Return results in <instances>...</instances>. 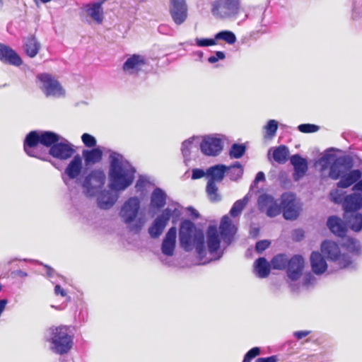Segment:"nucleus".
Returning a JSON list of instances; mask_svg holds the SVG:
<instances>
[{
    "instance_id": "28",
    "label": "nucleus",
    "mask_w": 362,
    "mask_h": 362,
    "mask_svg": "<svg viewBox=\"0 0 362 362\" xmlns=\"http://www.w3.org/2000/svg\"><path fill=\"white\" fill-rule=\"evenodd\" d=\"M362 176V173L359 169H355L345 173L337 186L339 188H348L354 184L358 182Z\"/></svg>"
},
{
    "instance_id": "46",
    "label": "nucleus",
    "mask_w": 362,
    "mask_h": 362,
    "mask_svg": "<svg viewBox=\"0 0 362 362\" xmlns=\"http://www.w3.org/2000/svg\"><path fill=\"white\" fill-rule=\"evenodd\" d=\"M264 138H273L276 135L278 129V122L274 119L269 120L264 126Z\"/></svg>"
},
{
    "instance_id": "34",
    "label": "nucleus",
    "mask_w": 362,
    "mask_h": 362,
    "mask_svg": "<svg viewBox=\"0 0 362 362\" xmlns=\"http://www.w3.org/2000/svg\"><path fill=\"white\" fill-rule=\"evenodd\" d=\"M344 217L351 230L354 232H359L362 230V214L355 212L346 214Z\"/></svg>"
},
{
    "instance_id": "59",
    "label": "nucleus",
    "mask_w": 362,
    "mask_h": 362,
    "mask_svg": "<svg viewBox=\"0 0 362 362\" xmlns=\"http://www.w3.org/2000/svg\"><path fill=\"white\" fill-rule=\"evenodd\" d=\"M232 228L231 227V221L229 218V217L227 216H224L221 221L219 228Z\"/></svg>"
},
{
    "instance_id": "40",
    "label": "nucleus",
    "mask_w": 362,
    "mask_h": 362,
    "mask_svg": "<svg viewBox=\"0 0 362 362\" xmlns=\"http://www.w3.org/2000/svg\"><path fill=\"white\" fill-rule=\"evenodd\" d=\"M350 252H352L356 255H360L361 253V245L359 241L349 238L342 245Z\"/></svg>"
},
{
    "instance_id": "63",
    "label": "nucleus",
    "mask_w": 362,
    "mask_h": 362,
    "mask_svg": "<svg viewBox=\"0 0 362 362\" xmlns=\"http://www.w3.org/2000/svg\"><path fill=\"white\" fill-rule=\"evenodd\" d=\"M265 180V175L263 172H258L255 176V178L253 181L254 184H257L259 182H262Z\"/></svg>"
},
{
    "instance_id": "50",
    "label": "nucleus",
    "mask_w": 362,
    "mask_h": 362,
    "mask_svg": "<svg viewBox=\"0 0 362 362\" xmlns=\"http://www.w3.org/2000/svg\"><path fill=\"white\" fill-rule=\"evenodd\" d=\"M81 140L83 144L88 148H93L96 146L97 141L95 138L88 133H84L81 136Z\"/></svg>"
},
{
    "instance_id": "42",
    "label": "nucleus",
    "mask_w": 362,
    "mask_h": 362,
    "mask_svg": "<svg viewBox=\"0 0 362 362\" xmlns=\"http://www.w3.org/2000/svg\"><path fill=\"white\" fill-rule=\"evenodd\" d=\"M246 152V146L244 144L235 143L231 145L229 150V156L230 158H240Z\"/></svg>"
},
{
    "instance_id": "10",
    "label": "nucleus",
    "mask_w": 362,
    "mask_h": 362,
    "mask_svg": "<svg viewBox=\"0 0 362 362\" xmlns=\"http://www.w3.org/2000/svg\"><path fill=\"white\" fill-rule=\"evenodd\" d=\"M105 182V175L100 170H92L84 179L82 187L87 197H94Z\"/></svg>"
},
{
    "instance_id": "9",
    "label": "nucleus",
    "mask_w": 362,
    "mask_h": 362,
    "mask_svg": "<svg viewBox=\"0 0 362 362\" xmlns=\"http://www.w3.org/2000/svg\"><path fill=\"white\" fill-rule=\"evenodd\" d=\"M37 83L47 97L60 98L65 95V90L59 81L52 75L46 73L37 76Z\"/></svg>"
},
{
    "instance_id": "62",
    "label": "nucleus",
    "mask_w": 362,
    "mask_h": 362,
    "mask_svg": "<svg viewBox=\"0 0 362 362\" xmlns=\"http://www.w3.org/2000/svg\"><path fill=\"white\" fill-rule=\"evenodd\" d=\"M54 293L57 296H61L62 297H64L66 296V292L64 289L62 288V287L57 284L54 287Z\"/></svg>"
},
{
    "instance_id": "16",
    "label": "nucleus",
    "mask_w": 362,
    "mask_h": 362,
    "mask_svg": "<svg viewBox=\"0 0 362 362\" xmlns=\"http://www.w3.org/2000/svg\"><path fill=\"white\" fill-rule=\"evenodd\" d=\"M146 59L140 54H132L127 59L122 66L123 71L129 75H137L147 66Z\"/></svg>"
},
{
    "instance_id": "21",
    "label": "nucleus",
    "mask_w": 362,
    "mask_h": 362,
    "mask_svg": "<svg viewBox=\"0 0 362 362\" xmlns=\"http://www.w3.org/2000/svg\"><path fill=\"white\" fill-rule=\"evenodd\" d=\"M291 165L293 166V179L294 181H299L308 171V161L305 158L298 154L293 155L290 159Z\"/></svg>"
},
{
    "instance_id": "7",
    "label": "nucleus",
    "mask_w": 362,
    "mask_h": 362,
    "mask_svg": "<svg viewBox=\"0 0 362 362\" xmlns=\"http://www.w3.org/2000/svg\"><path fill=\"white\" fill-rule=\"evenodd\" d=\"M241 0H215L211 13L218 19L235 20L240 12Z\"/></svg>"
},
{
    "instance_id": "30",
    "label": "nucleus",
    "mask_w": 362,
    "mask_h": 362,
    "mask_svg": "<svg viewBox=\"0 0 362 362\" xmlns=\"http://www.w3.org/2000/svg\"><path fill=\"white\" fill-rule=\"evenodd\" d=\"M199 141L200 137L194 136L182 142L181 151L186 165L191 160L190 155L192 149L198 148Z\"/></svg>"
},
{
    "instance_id": "60",
    "label": "nucleus",
    "mask_w": 362,
    "mask_h": 362,
    "mask_svg": "<svg viewBox=\"0 0 362 362\" xmlns=\"http://www.w3.org/2000/svg\"><path fill=\"white\" fill-rule=\"evenodd\" d=\"M304 237V232L301 229H296L293 233V240L295 241H300Z\"/></svg>"
},
{
    "instance_id": "57",
    "label": "nucleus",
    "mask_w": 362,
    "mask_h": 362,
    "mask_svg": "<svg viewBox=\"0 0 362 362\" xmlns=\"http://www.w3.org/2000/svg\"><path fill=\"white\" fill-rule=\"evenodd\" d=\"M331 199L336 204H342L344 201V197L342 194L338 193L337 190L330 192Z\"/></svg>"
},
{
    "instance_id": "6",
    "label": "nucleus",
    "mask_w": 362,
    "mask_h": 362,
    "mask_svg": "<svg viewBox=\"0 0 362 362\" xmlns=\"http://www.w3.org/2000/svg\"><path fill=\"white\" fill-rule=\"evenodd\" d=\"M321 251L329 260L336 262L340 269H356L350 255L342 253L336 243L331 240L323 241Z\"/></svg>"
},
{
    "instance_id": "29",
    "label": "nucleus",
    "mask_w": 362,
    "mask_h": 362,
    "mask_svg": "<svg viewBox=\"0 0 362 362\" xmlns=\"http://www.w3.org/2000/svg\"><path fill=\"white\" fill-rule=\"evenodd\" d=\"M41 45L33 35L23 38V51L30 58L35 57L39 52Z\"/></svg>"
},
{
    "instance_id": "4",
    "label": "nucleus",
    "mask_w": 362,
    "mask_h": 362,
    "mask_svg": "<svg viewBox=\"0 0 362 362\" xmlns=\"http://www.w3.org/2000/svg\"><path fill=\"white\" fill-rule=\"evenodd\" d=\"M141 209V199L138 197L128 198L122 205L119 216L122 221L128 226L130 231L138 233L144 225L142 218L136 219Z\"/></svg>"
},
{
    "instance_id": "48",
    "label": "nucleus",
    "mask_w": 362,
    "mask_h": 362,
    "mask_svg": "<svg viewBox=\"0 0 362 362\" xmlns=\"http://www.w3.org/2000/svg\"><path fill=\"white\" fill-rule=\"evenodd\" d=\"M298 129L302 133H314L320 129V127L313 124H301L298 126Z\"/></svg>"
},
{
    "instance_id": "22",
    "label": "nucleus",
    "mask_w": 362,
    "mask_h": 362,
    "mask_svg": "<svg viewBox=\"0 0 362 362\" xmlns=\"http://www.w3.org/2000/svg\"><path fill=\"white\" fill-rule=\"evenodd\" d=\"M342 207L344 215L358 212L362 208V196L356 193L345 196Z\"/></svg>"
},
{
    "instance_id": "47",
    "label": "nucleus",
    "mask_w": 362,
    "mask_h": 362,
    "mask_svg": "<svg viewBox=\"0 0 362 362\" xmlns=\"http://www.w3.org/2000/svg\"><path fill=\"white\" fill-rule=\"evenodd\" d=\"M219 235L221 237L223 243L226 244V246L230 245L233 242L234 236V233L233 232L232 228H219Z\"/></svg>"
},
{
    "instance_id": "36",
    "label": "nucleus",
    "mask_w": 362,
    "mask_h": 362,
    "mask_svg": "<svg viewBox=\"0 0 362 362\" xmlns=\"http://www.w3.org/2000/svg\"><path fill=\"white\" fill-rule=\"evenodd\" d=\"M244 169L239 161H235L229 166L226 165V174L231 181H238L243 177Z\"/></svg>"
},
{
    "instance_id": "45",
    "label": "nucleus",
    "mask_w": 362,
    "mask_h": 362,
    "mask_svg": "<svg viewBox=\"0 0 362 362\" xmlns=\"http://www.w3.org/2000/svg\"><path fill=\"white\" fill-rule=\"evenodd\" d=\"M247 198L245 197L242 199L236 201L230 210V215L232 217L238 216L243 210L247 203Z\"/></svg>"
},
{
    "instance_id": "2",
    "label": "nucleus",
    "mask_w": 362,
    "mask_h": 362,
    "mask_svg": "<svg viewBox=\"0 0 362 362\" xmlns=\"http://www.w3.org/2000/svg\"><path fill=\"white\" fill-rule=\"evenodd\" d=\"M179 241L180 247L185 252H190L195 248L199 259L202 260L205 257L206 248L204 232L202 230L197 228L190 220L185 219L180 222Z\"/></svg>"
},
{
    "instance_id": "54",
    "label": "nucleus",
    "mask_w": 362,
    "mask_h": 362,
    "mask_svg": "<svg viewBox=\"0 0 362 362\" xmlns=\"http://www.w3.org/2000/svg\"><path fill=\"white\" fill-rule=\"evenodd\" d=\"M204 176L206 177V170L204 171V170L200 168H194L192 171V180L200 179Z\"/></svg>"
},
{
    "instance_id": "14",
    "label": "nucleus",
    "mask_w": 362,
    "mask_h": 362,
    "mask_svg": "<svg viewBox=\"0 0 362 362\" xmlns=\"http://www.w3.org/2000/svg\"><path fill=\"white\" fill-rule=\"evenodd\" d=\"M169 13L176 25H182L188 17L186 0H170Z\"/></svg>"
},
{
    "instance_id": "38",
    "label": "nucleus",
    "mask_w": 362,
    "mask_h": 362,
    "mask_svg": "<svg viewBox=\"0 0 362 362\" xmlns=\"http://www.w3.org/2000/svg\"><path fill=\"white\" fill-rule=\"evenodd\" d=\"M289 154L288 148L285 145H280L274 148L272 154L273 159L279 164H284L287 161Z\"/></svg>"
},
{
    "instance_id": "55",
    "label": "nucleus",
    "mask_w": 362,
    "mask_h": 362,
    "mask_svg": "<svg viewBox=\"0 0 362 362\" xmlns=\"http://www.w3.org/2000/svg\"><path fill=\"white\" fill-rule=\"evenodd\" d=\"M315 281V278L310 272H308L305 274L303 276V285L305 287H308L310 285H313Z\"/></svg>"
},
{
    "instance_id": "49",
    "label": "nucleus",
    "mask_w": 362,
    "mask_h": 362,
    "mask_svg": "<svg viewBox=\"0 0 362 362\" xmlns=\"http://www.w3.org/2000/svg\"><path fill=\"white\" fill-rule=\"evenodd\" d=\"M260 353V348L257 346L252 348L245 354L243 362H251V361L259 356Z\"/></svg>"
},
{
    "instance_id": "25",
    "label": "nucleus",
    "mask_w": 362,
    "mask_h": 362,
    "mask_svg": "<svg viewBox=\"0 0 362 362\" xmlns=\"http://www.w3.org/2000/svg\"><path fill=\"white\" fill-rule=\"evenodd\" d=\"M327 226L332 233L339 237L343 238L346 235V224L337 216H331L327 218Z\"/></svg>"
},
{
    "instance_id": "39",
    "label": "nucleus",
    "mask_w": 362,
    "mask_h": 362,
    "mask_svg": "<svg viewBox=\"0 0 362 362\" xmlns=\"http://www.w3.org/2000/svg\"><path fill=\"white\" fill-rule=\"evenodd\" d=\"M216 42L217 40H223L228 45H233L236 41L237 38L235 33L230 30H221L214 35Z\"/></svg>"
},
{
    "instance_id": "27",
    "label": "nucleus",
    "mask_w": 362,
    "mask_h": 362,
    "mask_svg": "<svg viewBox=\"0 0 362 362\" xmlns=\"http://www.w3.org/2000/svg\"><path fill=\"white\" fill-rule=\"evenodd\" d=\"M167 194L160 187H156L150 197L149 208L152 209H160L166 204Z\"/></svg>"
},
{
    "instance_id": "5",
    "label": "nucleus",
    "mask_w": 362,
    "mask_h": 362,
    "mask_svg": "<svg viewBox=\"0 0 362 362\" xmlns=\"http://www.w3.org/2000/svg\"><path fill=\"white\" fill-rule=\"evenodd\" d=\"M226 174V165L216 164L206 169V179L208 180L206 192L211 202H218L221 200V196L218 193L216 182H221Z\"/></svg>"
},
{
    "instance_id": "37",
    "label": "nucleus",
    "mask_w": 362,
    "mask_h": 362,
    "mask_svg": "<svg viewBox=\"0 0 362 362\" xmlns=\"http://www.w3.org/2000/svg\"><path fill=\"white\" fill-rule=\"evenodd\" d=\"M60 139L61 136L54 132H40L41 144L45 147H48L49 148L55 145V144L60 141Z\"/></svg>"
},
{
    "instance_id": "35",
    "label": "nucleus",
    "mask_w": 362,
    "mask_h": 362,
    "mask_svg": "<svg viewBox=\"0 0 362 362\" xmlns=\"http://www.w3.org/2000/svg\"><path fill=\"white\" fill-rule=\"evenodd\" d=\"M168 223L158 217H156L148 229V233L151 238H158L163 232Z\"/></svg>"
},
{
    "instance_id": "53",
    "label": "nucleus",
    "mask_w": 362,
    "mask_h": 362,
    "mask_svg": "<svg viewBox=\"0 0 362 362\" xmlns=\"http://www.w3.org/2000/svg\"><path fill=\"white\" fill-rule=\"evenodd\" d=\"M226 58V54L223 52L216 51L215 52L214 55L210 56L208 58V62L211 64H214L217 62L220 59H224Z\"/></svg>"
},
{
    "instance_id": "17",
    "label": "nucleus",
    "mask_w": 362,
    "mask_h": 362,
    "mask_svg": "<svg viewBox=\"0 0 362 362\" xmlns=\"http://www.w3.org/2000/svg\"><path fill=\"white\" fill-rule=\"evenodd\" d=\"M206 245L209 252L211 255L218 254L216 259H219L223 254V252H218L221 245V238L215 226H209L206 232Z\"/></svg>"
},
{
    "instance_id": "64",
    "label": "nucleus",
    "mask_w": 362,
    "mask_h": 362,
    "mask_svg": "<svg viewBox=\"0 0 362 362\" xmlns=\"http://www.w3.org/2000/svg\"><path fill=\"white\" fill-rule=\"evenodd\" d=\"M146 180L143 177H140L139 180L136 181L135 187L138 191L141 190V189L144 187Z\"/></svg>"
},
{
    "instance_id": "3",
    "label": "nucleus",
    "mask_w": 362,
    "mask_h": 362,
    "mask_svg": "<svg viewBox=\"0 0 362 362\" xmlns=\"http://www.w3.org/2000/svg\"><path fill=\"white\" fill-rule=\"evenodd\" d=\"M45 339L49 344V349L58 355L67 354L73 346V335L67 326L51 327L45 333Z\"/></svg>"
},
{
    "instance_id": "18",
    "label": "nucleus",
    "mask_w": 362,
    "mask_h": 362,
    "mask_svg": "<svg viewBox=\"0 0 362 362\" xmlns=\"http://www.w3.org/2000/svg\"><path fill=\"white\" fill-rule=\"evenodd\" d=\"M305 265L303 257L300 255H293L288 262L286 273L288 279L295 281L302 276Z\"/></svg>"
},
{
    "instance_id": "8",
    "label": "nucleus",
    "mask_w": 362,
    "mask_h": 362,
    "mask_svg": "<svg viewBox=\"0 0 362 362\" xmlns=\"http://www.w3.org/2000/svg\"><path fill=\"white\" fill-rule=\"evenodd\" d=\"M41 144L40 132L31 131L25 136L23 148L25 153L30 157H34L42 160H48L47 150L40 147Z\"/></svg>"
},
{
    "instance_id": "23",
    "label": "nucleus",
    "mask_w": 362,
    "mask_h": 362,
    "mask_svg": "<svg viewBox=\"0 0 362 362\" xmlns=\"http://www.w3.org/2000/svg\"><path fill=\"white\" fill-rule=\"evenodd\" d=\"M106 0L93 2L84 5L83 10L95 23L100 24L103 20V4Z\"/></svg>"
},
{
    "instance_id": "52",
    "label": "nucleus",
    "mask_w": 362,
    "mask_h": 362,
    "mask_svg": "<svg viewBox=\"0 0 362 362\" xmlns=\"http://www.w3.org/2000/svg\"><path fill=\"white\" fill-rule=\"evenodd\" d=\"M270 245V242L267 240H259L256 243L255 250L257 253H262Z\"/></svg>"
},
{
    "instance_id": "41",
    "label": "nucleus",
    "mask_w": 362,
    "mask_h": 362,
    "mask_svg": "<svg viewBox=\"0 0 362 362\" xmlns=\"http://www.w3.org/2000/svg\"><path fill=\"white\" fill-rule=\"evenodd\" d=\"M288 260L286 255L278 254L272 258L271 265L274 269H284L286 268Z\"/></svg>"
},
{
    "instance_id": "24",
    "label": "nucleus",
    "mask_w": 362,
    "mask_h": 362,
    "mask_svg": "<svg viewBox=\"0 0 362 362\" xmlns=\"http://www.w3.org/2000/svg\"><path fill=\"white\" fill-rule=\"evenodd\" d=\"M82 170V158L79 154H77L73 157L66 165L64 175H66L70 180H74L81 175Z\"/></svg>"
},
{
    "instance_id": "33",
    "label": "nucleus",
    "mask_w": 362,
    "mask_h": 362,
    "mask_svg": "<svg viewBox=\"0 0 362 362\" xmlns=\"http://www.w3.org/2000/svg\"><path fill=\"white\" fill-rule=\"evenodd\" d=\"M254 271L259 278H266L270 273V264L265 257L257 259L254 263Z\"/></svg>"
},
{
    "instance_id": "20",
    "label": "nucleus",
    "mask_w": 362,
    "mask_h": 362,
    "mask_svg": "<svg viewBox=\"0 0 362 362\" xmlns=\"http://www.w3.org/2000/svg\"><path fill=\"white\" fill-rule=\"evenodd\" d=\"M0 61L16 66H19L23 63L21 57L14 49L1 43H0Z\"/></svg>"
},
{
    "instance_id": "43",
    "label": "nucleus",
    "mask_w": 362,
    "mask_h": 362,
    "mask_svg": "<svg viewBox=\"0 0 362 362\" xmlns=\"http://www.w3.org/2000/svg\"><path fill=\"white\" fill-rule=\"evenodd\" d=\"M338 162V165L342 168L346 173L352 170L351 169L354 166V159L351 156H342L336 158Z\"/></svg>"
},
{
    "instance_id": "61",
    "label": "nucleus",
    "mask_w": 362,
    "mask_h": 362,
    "mask_svg": "<svg viewBox=\"0 0 362 362\" xmlns=\"http://www.w3.org/2000/svg\"><path fill=\"white\" fill-rule=\"evenodd\" d=\"M276 356H271L268 357H262L256 359L255 362H277Z\"/></svg>"
},
{
    "instance_id": "58",
    "label": "nucleus",
    "mask_w": 362,
    "mask_h": 362,
    "mask_svg": "<svg viewBox=\"0 0 362 362\" xmlns=\"http://www.w3.org/2000/svg\"><path fill=\"white\" fill-rule=\"evenodd\" d=\"M310 331L309 330H300V331H296L293 332V336L296 339L298 340H300L308 335L310 334Z\"/></svg>"
},
{
    "instance_id": "26",
    "label": "nucleus",
    "mask_w": 362,
    "mask_h": 362,
    "mask_svg": "<svg viewBox=\"0 0 362 362\" xmlns=\"http://www.w3.org/2000/svg\"><path fill=\"white\" fill-rule=\"evenodd\" d=\"M312 271L317 275L324 274L327 269V264L321 253L319 252H313L310 257Z\"/></svg>"
},
{
    "instance_id": "11",
    "label": "nucleus",
    "mask_w": 362,
    "mask_h": 362,
    "mask_svg": "<svg viewBox=\"0 0 362 362\" xmlns=\"http://www.w3.org/2000/svg\"><path fill=\"white\" fill-rule=\"evenodd\" d=\"M76 152L74 145L68 140L62 139V141H58L55 145L49 148L47 153L48 154V160L55 168H58L55 163L49 160V156L60 160H66L71 158Z\"/></svg>"
},
{
    "instance_id": "12",
    "label": "nucleus",
    "mask_w": 362,
    "mask_h": 362,
    "mask_svg": "<svg viewBox=\"0 0 362 362\" xmlns=\"http://www.w3.org/2000/svg\"><path fill=\"white\" fill-rule=\"evenodd\" d=\"M281 213L286 220H296L299 211L297 207L296 195L292 192L283 193L280 198Z\"/></svg>"
},
{
    "instance_id": "19",
    "label": "nucleus",
    "mask_w": 362,
    "mask_h": 362,
    "mask_svg": "<svg viewBox=\"0 0 362 362\" xmlns=\"http://www.w3.org/2000/svg\"><path fill=\"white\" fill-rule=\"evenodd\" d=\"M177 228L170 227L165 235L161 244V252L166 256H173L176 246Z\"/></svg>"
},
{
    "instance_id": "56",
    "label": "nucleus",
    "mask_w": 362,
    "mask_h": 362,
    "mask_svg": "<svg viewBox=\"0 0 362 362\" xmlns=\"http://www.w3.org/2000/svg\"><path fill=\"white\" fill-rule=\"evenodd\" d=\"M173 211L170 208H165L164 210H163L162 213L158 215L157 217L160 218L163 221H164L166 223H168V221L170 219V217L172 216Z\"/></svg>"
},
{
    "instance_id": "15",
    "label": "nucleus",
    "mask_w": 362,
    "mask_h": 362,
    "mask_svg": "<svg viewBox=\"0 0 362 362\" xmlns=\"http://www.w3.org/2000/svg\"><path fill=\"white\" fill-rule=\"evenodd\" d=\"M199 146L202 153L208 156H216L223 150L221 139L213 135L203 136Z\"/></svg>"
},
{
    "instance_id": "1",
    "label": "nucleus",
    "mask_w": 362,
    "mask_h": 362,
    "mask_svg": "<svg viewBox=\"0 0 362 362\" xmlns=\"http://www.w3.org/2000/svg\"><path fill=\"white\" fill-rule=\"evenodd\" d=\"M109 187L115 191H124L133 183L135 168L119 153L109 151Z\"/></svg>"
},
{
    "instance_id": "44",
    "label": "nucleus",
    "mask_w": 362,
    "mask_h": 362,
    "mask_svg": "<svg viewBox=\"0 0 362 362\" xmlns=\"http://www.w3.org/2000/svg\"><path fill=\"white\" fill-rule=\"evenodd\" d=\"M345 173L344 170L338 165V162L335 160L329 167V177L334 180H340Z\"/></svg>"
},
{
    "instance_id": "31",
    "label": "nucleus",
    "mask_w": 362,
    "mask_h": 362,
    "mask_svg": "<svg viewBox=\"0 0 362 362\" xmlns=\"http://www.w3.org/2000/svg\"><path fill=\"white\" fill-rule=\"evenodd\" d=\"M117 200V195L109 190H103L99 194L97 198V203L99 208L109 209L115 204Z\"/></svg>"
},
{
    "instance_id": "13",
    "label": "nucleus",
    "mask_w": 362,
    "mask_h": 362,
    "mask_svg": "<svg viewBox=\"0 0 362 362\" xmlns=\"http://www.w3.org/2000/svg\"><path fill=\"white\" fill-rule=\"evenodd\" d=\"M258 209L268 217H276L281 214L280 202L270 194H261L257 200Z\"/></svg>"
},
{
    "instance_id": "51",
    "label": "nucleus",
    "mask_w": 362,
    "mask_h": 362,
    "mask_svg": "<svg viewBox=\"0 0 362 362\" xmlns=\"http://www.w3.org/2000/svg\"><path fill=\"white\" fill-rule=\"evenodd\" d=\"M195 43L198 47H210L216 44L215 37L214 38H195Z\"/></svg>"
},
{
    "instance_id": "32",
    "label": "nucleus",
    "mask_w": 362,
    "mask_h": 362,
    "mask_svg": "<svg viewBox=\"0 0 362 362\" xmlns=\"http://www.w3.org/2000/svg\"><path fill=\"white\" fill-rule=\"evenodd\" d=\"M82 156L86 166L99 163L103 158V151L99 147L84 149Z\"/></svg>"
}]
</instances>
